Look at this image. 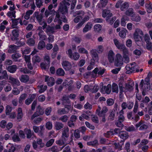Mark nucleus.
<instances>
[{"mask_svg":"<svg viewBox=\"0 0 152 152\" xmlns=\"http://www.w3.org/2000/svg\"><path fill=\"white\" fill-rule=\"evenodd\" d=\"M59 9L56 12V18H59L61 14L65 15L68 12L67 6L70 5L69 3L67 1H62L60 3Z\"/></svg>","mask_w":152,"mask_h":152,"instance_id":"f257e3e1","label":"nucleus"},{"mask_svg":"<svg viewBox=\"0 0 152 152\" xmlns=\"http://www.w3.org/2000/svg\"><path fill=\"white\" fill-rule=\"evenodd\" d=\"M143 35L142 31L139 28H137L134 34V38L137 42L140 41L142 43V37Z\"/></svg>","mask_w":152,"mask_h":152,"instance_id":"f03ea898","label":"nucleus"},{"mask_svg":"<svg viewBox=\"0 0 152 152\" xmlns=\"http://www.w3.org/2000/svg\"><path fill=\"white\" fill-rule=\"evenodd\" d=\"M44 113L43 109L41 107L40 105L37 107L36 111L34 113L31 118V120H33L35 117L39 115H42Z\"/></svg>","mask_w":152,"mask_h":152,"instance_id":"7ed1b4c3","label":"nucleus"},{"mask_svg":"<svg viewBox=\"0 0 152 152\" xmlns=\"http://www.w3.org/2000/svg\"><path fill=\"white\" fill-rule=\"evenodd\" d=\"M123 58L119 54L116 55L115 61V66H121L123 64Z\"/></svg>","mask_w":152,"mask_h":152,"instance_id":"20e7f679","label":"nucleus"},{"mask_svg":"<svg viewBox=\"0 0 152 152\" xmlns=\"http://www.w3.org/2000/svg\"><path fill=\"white\" fill-rule=\"evenodd\" d=\"M140 88L143 91H148L150 89V84L144 83V80H141L139 85Z\"/></svg>","mask_w":152,"mask_h":152,"instance_id":"39448f33","label":"nucleus"},{"mask_svg":"<svg viewBox=\"0 0 152 152\" xmlns=\"http://www.w3.org/2000/svg\"><path fill=\"white\" fill-rule=\"evenodd\" d=\"M69 136V129L68 127H65L63 129L61 138L64 140L66 141L68 140Z\"/></svg>","mask_w":152,"mask_h":152,"instance_id":"423d86ee","label":"nucleus"},{"mask_svg":"<svg viewBox=\"0 0 152 152\" xmlns=\"http://www.w3.org/2000/svg\"><path fill=\"white\" fill-rule=\"evenodd\" d=\"M12 36L10 37V39L12 41H15L19 40L18 37L19 36V30L14 29L12 32Z\"/></svg>","mask_w":152,"mask_h":152,"instance_id":"0eeeda50","label":"nucleus"},{"mask_svg":"<svg viewBox=\"0 0 152 152\" xmlns=\"http://www.w3.org/2000/svg\"><path fill=\"white\" fill-rule=\"evenodd\" d=\"M134 85V82L131 81L128 82L125 84V91H131L133 90V87Z\"/></svg>","mask_w":152,"mask_h":152,"instance_id":"6e6552de","label":"nucleus"},{"mask_svg":"<svg viewBox=\"0 0 152 152\" xmlns=\"http://www.w3.org/2000/svg\"><path fill=\"white\" fill-rule=\"evenodd\" d=\"M112 15V13L110 12V10L107 9L103 10L102 13V16L103 18L106 17V20H108L109 18H110Z\"/></svg>","mask_w":152,"mask_h":152,"instance_id":"1a4fd4ad","label":"nucleus"},{"mask_svg":"<svg viewBox=\"0 0 152 152\" xmlns=\"http://www.w3.org/2000/svg\"><path fill=\"white\" fill-rule=\"evenodd\" d=\"M90 18L89 16L88 15H86L84 18L76 26V28L79 29L82 25L87 21Z\"/></svg>","mask_w":152,"mask_h":152,"instance_id":"9d476101","label":"nucleus"},{"mask_svg":"<svg viewBox=\"0 0 152 152\" xmlns=\"http://www.w3.org/2000/svg\"><path fill=\"white\" fill-rule=\"evenodd\" d=\"M135 66H132V64H127L126 66V69L127 70L126 73L128 74H130L135 70Z\"/></svg>","mask_w":152,"mask_h":152,"instance_id":"9b49d317","label":"nucleus"},{"mask_svg":"<svg viewBox=\"0 0 152 152\" xmlns=\"http://www.w3.org/2000/svg\"><path fill=\"white\" fill-rule=\"evenodd\" d=\"M62 65L66 70H69L71 68V64L68 61H64L62 63Z\"/></svg>","mask_w":152,"mask_h":152,"instance_id":"f8f14e48","label":"nucleus"},{"mask_svg":"<svg viewBox=\"0 0 152 152\" xmlns=\"http://www.w3.org/2000/svg\"><path fill=\"white\" fill-rule=\"evenodd\" d=\"M62 101V104L63 105L68 104L69 105L71 104L70 101L69 96L66 95H64L61 99Z\"/></svg>","mask_w":152,"mask_h":152,"instance_id":"ddd939ff","label":"nucleus"},{"mask_svg":"<svg viewBox=\"0 0 152 152\" xmlns=\"http://www.w3.org/2000/svg\"><path fill=\"white\" fill-rule=\"evenodd\" d=\"M119 136L124 140L127 139L129 137L128 133L126 131H121L119 133Z\"/></svg>","mask_w":152,"mask_h":152,"instance_id":"4468645a","label":"nucleus"},{"mask_svg":"<svg viewBox=\"0 0 152 152\" xmlns=\"http://www.w3.org/2000/svg\"><path fill=\"white\" fill-rule=\"evenodd\" d=\"M113 42L115 45L118 49L121 50L125 46L124 44L120 42L116 39H114Z\"/></svg>","mask_w":152,"mask_h":152,"instance_id":"2eb2a0df","label":"nucleus"},{"mask_svg":"<svg viewBox=\"0 0 152 152\" xmlns=\"http://www.w3.org/2000/svg\"><path fill=\"white\" fill-rule=\"evenodd\" d=\"M17 66L16 65L8 66L6 68L7 69L10 73H13L16 71Z\"/></svg>","mask_w":152,"mask_h":152,"instance_id":"dca6fc26","label":"nucleus"},{"mask_svg":"<svg viewBox=\"0 0 152 152\" xmlns=\"http://www.w3.org/2000/svg\"><path fill=\"white\" fill-rule=\"evenodd\" d=\"M9 79L10 80L9 82L11 83L13 85H16L17 86H19L20 84V83L19 80L15 78H14L11 76H10Z\"/></svg>","mask_w":152,"mask_h":152,"instance_id":"f3484780","label":"nucleus"},{"mask_svg":"<svg viewBox=\"0 0 152 152\" xmlns=\"http://www.w3.org/2000/svg\"><path fill=\"white\" fill-rule=\"evenodd\" d=\"M93 25L91 22H88L83 28V32L86 33L90 30L92 28Z\"/></svg>","mask_w":152,"mask_h":152,"instance_id":"a211bd4d","label":"nucleus"},{"mask_svg":"<svg viewBox=\"0 0 152 152\" xmlns=\"http://www.w3.org/2000/svg\"><path fill=\"white\" fill-rule=\"evenodd\" d=\"M91 53L94 61H98L99 58L96 51L94 50H92L91 51Z\"/></svg>","mask_w":152,"mask_h":152,"instance_id":"6ab92c4d","label":"nucleus"},{"mask_svg":"<svg viewBox=\"0 0 152 152\" xmlns=\"http://www.w3.org/2000/svg\"><path fill=\"white\" fill-rule=\"evenodd\" d=\"M45 31L47 34H50V33L53 34L54 33L56 32V31L54 30L53 26H51L49 25H48Z\"/></svg>","mask_w":152,"mask_h":152,"instance_id":"aec40b11","label":"nucleus"},{"mask_svg":"<svg viewBox=\"0 0 152 152\" xmlns=\"http://www.w3.org/2000/svg\"><path fill=\"white\" fill-rule=\"evenodd\" d=\"M115 111L113 109L110 112L108 118V120L110 121H113L115 119Z\"/></svg>","mask_w":152,"mask_h":152,"instance_id":"412c9836","label":"nucleus"},{"mask_svg":"<svg viewBox=\"0 0 152 152\" xmlns=\"http://www.w3.org/2000/svg\"><path fill=\"white\" fill-rule=\"evenodd\" d=\"M9 49L8 51L9 53H14L16 52L18 49V46L15 45H11L9 46Z\"/></svg>","mask_w":152,"mask_h":152,"instance_id":"4be33fe9","label":"nucleus"},{"mask_svg":"<svg viewBox=\"0 0 152 152\" xmlns=\"http://www.w3.org/2000/svg\"><path fill=\"white\" fill-rule=\"evenodd\" d=\"M7 147L8 148L5 150V152H14L15 149V148L12 144H9Z\"/></svg>","mask_w":152,"mask_h":152,"instance_id":"5701e85b","label":"nucleus"},{"mask_svg":"<svg viewBox=\"0 0 152 152\" xmlns=\"http://www.w3.org/2000/svg\"><path fill=\"white\" fill-rule=\"evenodd\" d=\"M1 75L0 76V80L3 79L7 80L8 78L7 72L6 70L1 71Z\"/></svg>","mask_w":152,"mask_h":152,"instance_id":"b1692460","label":"nucleus"},{"mask_svg":"<svg viewBox=\"0 0 152 152\" xmlns=\"http://www.w3.org/2000/svg\"><path fill=\"white\" fill-rule=\"evenodd\" d=\"M108 0H100V3L98 4V7L100 8L105 7L107 5Z\"/></svg>","mask_w":152,"mask_h":152,"instance_id":"393cba45","label":"nucleus"},{"mask_svg":"<svg viewBox=\"0 0 152 152\" xmlns=\"http://www.w3.org/2000/svg\"><path fill=\"white\" fill-rule=\"evenodd\" d=\"M114 53L112 50H110L108 54V59L110 63H112L114 61Z\"/></svg>","mask_w":152,"mask_h":152,"instance_id":"a878e982","label":"nucleus"},{"mask_svg":"<svg viewBox=\"0 0 152 152\" xmlns=\"http://www.w3.org/2000/svg\"><path fill=\"white\" fill-rule=\"evenodd\" d=\"M108 110L107 107H104L102 109L100 112H99L97 114L99 117H102V116H105V113H106Z\"/></svg>","mask_w":152,"mask_h":152,"instance_id":"bb28decb","label":"nucleus"},{"mask_svg":"<svg viewBox=\"0 0 152 152\" xmlns=\"http://www.w3.org/2000/svg\"><path fill=\"white\" fill-rule=\"evenodd\" d=\"M147 12L150 13L152 12V4L150 2H149L145 5Z\"/></svg>","mask_w":152,"mask_h":152,"instance_id":"cd10ccee","label":"nucleus"},{"mask_svg":"<svg viewBox=\"0 0 152 152\" xmlns=\"http://www.w3.org/2000/svg\"><path fill=\"white\" fill-rule=\"evenodd\" d=\"M45 47V42L43 41H40L38 44L37 48L39 50H42Z\"/></svg>","mask_w":152,"mask_h":152,"instance_id":"c85d7f7f","label":"nucleus"},{"mask_svg":"<svg viewBox=\"0 0 152 152\" xmlns=\"http://www.w3.org/2000/svg\"><path fill=\"white\" fill-rule=\"evenodd\" d=\"M26 43L30 46H34L35 44V38H29L27 40Z\"/></svg>","mask_w":152,"mask_h":152,"instance_id":"c756f323","label":"nucleus"},{"mask_svg":"<svg viewBox=\"0 0 152 152\" xmlns=\"http://www.w3.org/2000/svg\"><path fill=\"white\" fill-rule=\"evenodd\" d=\"M34 15L36 17L37 20L38 21L40 22V20H42L43 18V14L42 13L39 14V12H35Z\"/></svg>","mask_w":152,"mask_h":152,"instance_id":"7c9ffc66","label":"nucleus"},{"mask_svg":"<svg viewBox=\"0 0 152 152\" xmlns=\"http://www.w3.org/2000/svg\"><path fill=\"white\" fill-rule=\"evenodd\" d=\"M29 80L28 76L26 75H22L20 79V81L23 83H26L28 82Z\"/></svg>","mask_w":152,"mask_h":152,"instance_id":"2f4dec72","label":"nucleus"},{"mask_svg":"<svg viewBox=\"0 0 152 152\" xmlns=\"http://www.w3.org/2000/svg\"><path fill=\"white\" fill-rule=\"evenodd\" d=\"M112 91L118 93V85L115 83H113L112 87Z\"/></svg>","mask_w":152,"mask_h":152,"instance_id":"473e14b6","label":"nucleus"},{"mask_svg":"<svg viewBox=\"0 0 152 152\" xmlns=\"http://www.w3.org/2000/svg\"><path fill=\"white\" fill-rule=\"evenodd\" d=\"M119 115L118 117V121L123 122L125 120V117L123 115L124 112L123 110H121L119 112Z\"/></svg>","mask_w":152,"mask_h":152,"instance_id":"72a5a7b5","label":"nucleus"},{"mask_svg":"<svg viewBox=\"0 0 152 152\" xmlns=\"http://www.w3.org/2000/svg\"><path fill=\"white\" fill-rule=\"evenodd\" d=\"M127 31V30L124 28H123L119 33L120 36L122 38H125L126 36V33Z\"/></svg>","mask_w":152,"mask_h":152,"instance_id":"f704fd0d","label":"nucleus"},{"mask_svg":"<svg viewBox=\"0 0 152 152\" xmlns=\"http://www.w3.org/2000/svg\"><path fill=\"white\" fill-rule=\"evenodd\" d=\"M118 86L119 89V93L120 95L122 94L123 92H127L126 91H125V87L123 86V83L121 82H119L118 83Z\"/></svg>","mask_w":152,"mask_h":152,"instance_id":"c9c22d12","label":"nucleus"},{"mask_svg":"<svg viewBox=\"0 0 152 152\" xmlns=\"http://www.w3.org/2000/svg\"><path fill=\"white\" fill-rule=\"evenodd\" d=\"M55 128L57 130H59L62 128L64 126V124L61 123L56 122L55 125Z\"/></svg>","mask_w":152,"mask_h":152,"instance_id":"e433bc0d","label":"nucleus"},{"mask_svg":"<svg viewBox=\"0 0 152 152\" xmlns=\"http://www.w3.org/2000/svg\"><path fill=\"white\" fill-rule=\"evenodd\" d=\"M40 61V57L37 55L34 56L32 58V61L34 64L37 63H39Z\"/></svg>","mask_w":152,"mask_h":152,"instance_id":"4c0bfd02","label":"nucleus"},{"mask_svg":"<svg viewBox=\"0 0 152 152\" xmlns=\"http://www.w3.org/2000/svg\"><path fill=\"white\" fill-rule=\"evenodd\" d=\"M56 74L58 75L63 76H64L65 74V72L62 69L59 68L57 70Z\"/></svg>","mask_w":152,"mask_h":152,"instance_id":"58836bf2","label":"nucleus"},{"mask_svg":"<svg viewBox=\"0 0 152 152\" xmlns=\"http://www.w3.org/2000/svg\"><path fill=\"white\" fill-rule=\"evenodd\" d=\"M27 96L26 94L24 93L22 94L19 98V103L20 104H22L23 101L25 99Z\"/></svg>","mask_w":152,"mask_h":152,"instance_id":"ea45409f","label":"nucleus"},{"mask_svg":"<svg viewBox=\"0 0 152 152\" xmlns=\"http://www.w3.org/2000/svg\"><path fill=\"white\" fill-rule=\"evenodd\" d=\"M57 113L60 115L66 114L68 113V111H66V109L64 108L59 109L57 110Z\"/></svg>","mask_w":152,"mask_h":152,"instance_id":"a19ab883","label":"nucleus"},{"mask_svg":"<svg viewBox=\"0 0 152 152\" xmlns=\"http://www.w3.org/2000/svg\"><path fill=\"white\" fill-rule=\"evenodd\" d=\"M131 19L133 21L139 22L141 18L138 15H135L132 16Z\"/></svg>","mask_w":152,"mask_h":152,"instance_id":"79ce46f5","label":"nucleus"},{"mask_svg":"<svg viewBox=\"0 0 152 152\" xmlns=\"http://www.w3.org/2000/svg\"><path fill=\"white\" fill-rule=\"evenodd\" d=\"M129 7V4L128 2H125L121 5L120 7V9L122 11H124L126 9L128 8Z\"/></svg>","mask_w":152,"mask_h":152,"instance_id":"37998d69","label":"nucleus"},{"mask_svg":"<svg viewBox=\"0 0 152 152\" xmlns=\"http://www.w3.org/2000/svg\"><path fill=\"white\" fill-rule=\"evenodd\" d=\"M55 83V80L54 78L52 77H50L48 79V82L47 83L48 85L50 86H52Z\"/></svg>","mask_w":152,"mask_h":152,"instance_id":"c03bdc74","label":"nucleus"},{"mask_svg":"<svg viewBox=\"0 0 152 152\" xmlns=\"http://www.w3.org/2000/svg\"><path fill=\"white\" fill-rule=\"evenodd\" d=\"M98 141L96 140H95L93 141L89 142H87V145H88L94 146L96 145H98Z\"/></svg>","mask_w":152,"mask_h":152,"instance_id":"a18cd8bd","label":"nucleus"},{"mask_svg":"<svg viewBox=\"0 0 152 152\" xmlns=\"http://www.w3.org/2000/svg\"><path fill=\"white\" fill-rule=\"evenodd\" d=\"M134 13L133 10L132 8H129L125 12V14L129 16H131Z\"/></svg>","mask_w":152,"mask_h":152,"instance_id":"49530a36","label":"nucleus"},{"mask_svg":"<svg viewBox=\"0 0 152 152\" xmlns=\"http://www.w3.org/2000/svg\"><path fill=\"white\" fill-rule=\"evenodd\" d=\"M80 57V55L78 53L75 52L73 54L72 57L71 58H70L73 59L75 61H77L79 59Z\"/></svg>","mask_w":152,"mask_h":152,"instance_id":"de8ad7c7","label":"nucleus"},{"mask_svg":"<svg viewBox=\"0 0 152 152\" xmlns=\"http://www.w3.org/2000/svg\"><path fill=\"white\" fill-rule=\"evenodd\" d=\"M15 13L16 11H15L12 12L9 11L7 13V15L10 18H12V17L15 18L16 17Z\"/></svg>","mask_w":152,"mask_h":152,"instance_id":"09e8293b","label":"nucleus"},{"mask_svg":"<svg viewBox=\"0 0 152 152\" xmlns=\"http://www.w3.org/2000/svg\"><path fill=\"white\" fill-rule=\"evenodd\" d=\"M85 13L82 10H80L74 13L73 16L75 17L76 16H81L84 15Z\"/></svg>","mask_w":152,"mask_h":152,"instance_id":"8fccbe9b","label":"nucleus"},{"mask_svg":"<svg viewBox=\"0 0 152 152\" xmlns=\"http://www.w3.org/2000/svg\"><path fill=\"white\" fill-rule=\"evenodd\" d=\"M19 19L20 18H18V19H11V20H12V28H15V27H14V26H16L18 25V20H19Z\"/></svg>","mask_w":152,"mask_h":152,"instance_id":"3c124183","label":"nucleus"},{"mask_svg":"<svg viewBox=\"0 0 152 152\" xmlns=\"http://www.w3.org/2000/svg\"><path fill=\"white\" fill-rule=\"evenodd\" d=\"M21 57V55L19 53H15L12 55V58L15 61H18V59Z\"/></svg>","mask_w":152,"mask_h":152,"instance_id":"603ef678","label":"nucleus"},{"mask_svg":"<svg viewBox=\"0 0 152 152\" xmlns=\"http://www.w3.org/2000/svg\"><path fill=\"white\" fill-rule=\"evenodd\" d=\"M12 139L15 142H17L20 141V139L18 133L15 134L13 135L12 137Z\"/></svg>","mask_w":152,"mask_h":152,"instance_id":"864d4df0","label":"nucleus"},{"mask_svg":"<svg viewBox=\"0 0 152 152\" xmlns=\"http://www.w3.org/2000/svg\"><path fill=\"white\" fill-rule=\"evenodd\" d=\"M66 140H64L63 139H60L56 141V143L60 146H61L64 145L66 142Z\"/></svg>","mask_w":152,"mask_h":152,"instance_id":"5fc2aeb1","label":"nucleus"},{"mask_svg":"<svg viewBox=\"0 0 152 152\" xmlns=\"http://www.w3.org/2000/svg\"><path fill=\"white\" fill-rule=\"evenodd\" d=\"M40 66L42 69L45 70L48 69L49 66V64H45L44 63H42L40 64Z\"/></svg>","mask_w":152,"mask_h":152,"instance_id":"6e6d98bb","label":"nucleus"},{"mask_svg":"<svg viewBox=\"0 0 152 152\" xmlns=\"http://www.w3.org/2000/svg\"><path fill=\"white\" fill-rule=\"evenodd\" d=\"M121 50L123 51V56H129L128 50L126 48L125 46Z\"/></svg>","mask_w":152,"mask_h":152,"instance_id":"4d7b16f0","label":"nucleus"},{"mask_svg":"<svg viewBox=\"0 0 152 152\" xmlns=\"http://www.w3.org/2000/svg\"><path fill=\"white\" fill-rule=\"evenodd\" d=\"M43 119V118L41 117H37L34 119L33 123L36 124H39L40 123Z\"/></svg>","mask_w":152,"mask_h":152,"instance_id":"13d9d810","label":"nucleus"},{"mask_svg":"<svg viewBox=\"0 0 152 152\" xmlns=\"http://www.w3.org/2000/svg\"><path fill=\"white\" fill-rule=\"evenodd\" d=\"M44 33H38V35L39 37V38L41 41H44L46 40L47 38L46 36L45 35L43 34Z\"/></svg>","mask_w":152,"mask_h":152,"instance_id":"bf43d9fd","label":"nucleus"},{"mask_svg":"<svg viewBox=\"0 0 152 152\" xmlns=\"http://www.w3.org/2000/svg\"><path fill=\"white\" fill-rule=\"evenodd\" d=\"M139 148H140L144 152H146L148 149L149 147L148 145H138Z\"/></svg>","mask_w":152,"mask_h":152,"instance_id":"052dcab7","label":"nucleus"},{"mask_svg":"<svg viewBox=\"0 0 152 152\" xmlns=\"http://www.w3.org/2000/svg\"><path fill=\"white\" fill-rule=\"evenodd\" d=\"M74 135L75 138L76 139H78L80 137V132L78 129H75V130Z\"/></svg>","mask_w":152,"mask_h":152,"instance_id":"680f3d73","label":"nucleus"},{"mask_svg":"<svg viewBox=\"0 0 152 152\" xmlns=\"http://www.w3.org/2000/svg\"><path fill=\"white\" fill-rule=\"evenodd\" d=\"M125 129L127 131L131 132L134 131L135 130L134 127L133 126H131L128 127L127 126L125 127Z\"/></svg>","mask_w":152,"mask_h":152,"instance_id":"e2e57ef3","label":"nucleus"},{"mask_svg":"<svg viewBox=\"0 0 152 152\" xmlns=\"http://www.w3.org/2000/svg\"><path fill=\"white\" fill-rule=\"evenodd\" d=\"M12 107L9 105H7L6 108V114L7 115H8L12 111Z\"/></svg>","mask_w":152,"mask_h":152,"instance_id":"0e129e2a","label":"nucleus"},{"mask_svg":"<svg viewBox=\"0 0 152 152\" xmlns=\"http://www.w3.org/2000/svg\"><path fill=\"white\" fill-rule=\"evenodd\" d=\"M68 117L66 115L61 117L59 119L61 121L63 122H66L68 120Z\"/></svg>","mask_w":152,"mask_h":152,"instance_id":"69168bd1","label":"nucleus"},{"mask_svg":"<svg viewBox=\"0 0 152 152\" xmlns=\"http://www.w3.org/2000/svg\"><path fill=\"white\" fill-rule=\"evenodd\" d=\"M114 100L111 98L108 99L107 100V103L108 106H111L114 103Z\"/></svg>","mask_w":152,"mask_h":152,"instance_id":"338daca9","label":"nucleus"},{"mask_svg":"<svg viewBox=\"0 0 152 152\" xmlns=\"http://www.w3.org/2000/svg\"><path fill=\"white\" fill-rule=\"evenodd\" d=\"M91 119L92 121L98 124L99 123V120L98 117L94 115H91Z\"/></svg>","mask_w":152,"mask_h":152,"instance_id":"774afa93","label":"nucleus"}]
</instances>
